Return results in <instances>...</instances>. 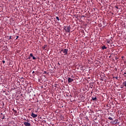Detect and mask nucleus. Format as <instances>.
<instances>
[{"label": "nucleus", "mask_w": 126, "mask_h": 126, "mask_svg": "<svg viewBox=\"0 0 126 126\" xmlns=\"http://www.w3.org/2000/svg\"><path fill=\"white\" fill-rule=\"evenodd\" d=\"M108 120H110V121H112V120H113V118H112V117H109Z\"/></svg>", "instance_id": "9"}, {"label": "nucleus", "mask_w": 126, "mask_h": 126, "mask_svg": "<svg viewBox=\"0 0 126 126\" xmlns=\"http://www.w3.org/2000/svg\"><path fill=\"white\" fill-rule=\"evenodd\" d=\"M28 59H29V60H30V57H29Z\"/></svg>", "instance_id": "22"}, {"label": "nucleus", "mask_w": 126, "mask_h": 126, "mask_svg": "<svg viewBox=\"0 0 126 126\" xmlns=\"http://www.w3.org/2000/svg\"><path fill=\"white\" fill-rule=\"evenodd\" d=\"M18 36H17V37L16 38V39H18Z\"/></svg>", "instance_id": "20"}, {"label": "nucleus", "mask_w": 126, "mask_h": 126, "mask_svg": "<svg viewBox=\"0 0 126 126\" xmlns=\"http://www.w3.org/2000/svg\"><path fill=\"white\" fill-rule=\"evenodd\" d=\"M32 60H36V58H35V57L32 56Z\"/></svg>", "instance_id": "13"}, {"label": "nucleus", "mask_w": 126, "mask_h": 126, "mask_svg": "<svg viewBox=\"0 0 126 126\" xmlns=\"http://www.w3.org/2000/svg\"><path fill=\"white\" fill-rule=\"evenodd\" d=\"M9 40H10L11 39V36H9Z\"/></svg>", "instance_id": "17"}, {"label": "nucleus", "mask_w": 126, "mask_h": 126, "mask_svg": "<svg viewBox=\"0 0 126 126\" xmlns=\"http://www.w3.org/2000/svg\"><path fill=\"white\" fill-rule=\"evenodd\" d=\"M126 72H124V73L123 74L124 76H125V77H126Z\"/></svg>", "instance_id": "10"}, {"label": "nucleus", "mask_w": 126, "mask_h": 126, "mask_svg": "<svg viewBox=\"0 0 126 126\" xmlns=\"http://www.w3.org/2000/svg\"><path fill=\"white\" fill-rule=\"evenodd\" d=\"M96 99H97V98H96V97L93 98V100H96Z\"/></svg>", "instance_id": "14"}, {"label": "nucleus", "mask_w": 126, "mask_h": 126, "mask_svg": "<svg viewBox=\"0 0 126 126\" xmlns=\"http://www.w3.org/2000/svg\"><path fill=\"white\" fill-rule=\"evenodd\" d=\"M101 49L102 50H106V49H107V47L105 46V45H103V46H102Z\"/></svg>", "instance_id": "6"}, {"label": "nucleus", "mask_w": 126, "mask_h": 126, "mask_svg": "<svg viewBox=\"0 0 126 126\" xmlns=\"http://www.w3.org/2000/svg\"><path fill=\"white\" fill-rule=\"evenodd\" d=\"M31 116L32 117V118H37V117H38V115L37 114H35L33 113H32Z\"/></svg>", "instance_id": "5"}, {"label": "nucleus", "mask_w": 126, "mask_h": 126, "mask_svg": "<svg viewBox=\"0 0 126 126\" xmlns=\"http://www.w3.org/2000/svg\"><path fill=\"white\" fill-rule=\"evenodd\" d=\"M46 47H47V45H44V46L43 47V49H46Z\"/></svg>", "instance_id": "15"}, {"label": "nucleus", "mask_w": 126, "mask_h": 126, "mask_svg": "<svg viewBox=\"0 0 126 126\" xmlns=\"http://www.w3.org/2000/svg\"><path fill=\"white\" fill-rule=\"evenodd\" d=\"M24 125L25 126H31V124L28 122H24Z\"/></svg>", "instance_id": "4"}, {"label": "nucleus", "mask_w": 126, "mask_h": 126, "mask_svg": "<svg viewBox=\"0 0 126 126\" xmlns=\"http://www.w3.org/2000/svg\"><path fill=\"white\" fill-rule=\"evenodd\" d=\"M32 73H35V71H32Z\"/></svg>", "instance_id": "21"}, {"label": "nucleus", "mask_w": 126, "mask_h": 126, "mask_svg": "<svg viewBox=\"0 0 126 126\" xmlns=\"http://www.w3.org/2000/svg\"><path fill=\"white\" fill-rule=\"evenodd\" d=\"M65 30L66 31V32H70V26H66L65 28Z\"/></svg>", "instance_id": "2"}, {"label": "nucleus", "mask_w": 126, "mask_h": 126, "mask_svg": "<svg viewBox=\"0 0 126 126\" xmlns=\"http://www.w3.org/2000/svg\"><path fill=\"white\" fill-rule=\"evenodd\" d=\"M56 19H57L58 21H60V19H59V17H56Z\"/></svg>", "instance_id": "11"}, {"label": "nucleus", "mask_w": 126, "mask_h": 126, "mask_svg": "<svg viewBox=\"0 0 126 126\" xmlns=\"http://www.w3.org/2000/svg\"><path fill=\"white\" fill-rule=\"evenodd\" d=\"M62 52H63V54H64V55H67V52H68V49H62L60 51V54L62 53Z\"/></svg>", "instance_id": "1"}, {"label": "nucleus", "mask_w": 126, "mask_h": 126, "mask_svg": "<svg viewBox=\"0 0 126 126\" xmlns=\"http://www.w3.org/2000/svg\"><path fill=\"white\" fill-rule=\"evenodd\" d=\"M12 111H13L14 113H15V115H16L17 111H16V110H14V109H13Z\"/></svg>", "instance_id": "7"}, {"label": "nucleus", "mask_w": 126, "mask_h": 126, "mask_svg": "<svg viewBox=\"0 0 126 126\" xmlns=\"http://www.w3.org/2000/svg\"><path fill=\"white\" fill-rule=\"evenodd\" d=\"M115 7H116V8H117V9H119V7H118V6H115Z\"/></svg>", "instance_id": "16"}, {"label": "nucleus", "mask_w": 126, "mask_h": 126, "mask_svg": "<svg viewBox=\"0 0 126 126\" xmlns=\"http://www.w3.org/2000/svg\"><path fill=\"white\" fill-rule=\"evenodd\" d=\"M2 63H5V61H2Z\"/></svg>", "instance_id": "19"}, {"label": "nucleus", "mask_w": 126, "mask_h": 126, "mask_svg": "<svg viewBox=\"0 0 126 126\" xmlns=\"http://www.w3.org/2000/svg\"><path fill=\"white\" fill-rule=\"evenodd\" d=\"M68 83H71L73 81V79L68 77L67 79Z\"/></svg>", "instance_id": "3"}, {"label": "nucleus", "mask_w": 126, "mask_h": 126, "mask_svg": "<svg viewBox=\"0 0 126 126\" xmlns=\"http://www.w3.org/2000/svg\"><path fill=\"white\" fill-rule=\"evenodd\" d=\"M123 84L125 86V87H126V82H123Z\"/></svg>", "instance_id": "8"}, {"label": "nucleus", "mask_w": 126, "mask_h": 126, "mask_svg": "<svg viewBox=\"0 0 126 126\" xmlns=\"http://www.w3.org/2000/svg\"><path fill=\"white\" fill-rule=\"evenodd\" d=\"M44 74H46V73H47V71H44Z\"/></svg>", "instance_id": "18"}, {"label": "nucleus", "mask_w": 126, "mask_h": 126, "mask_svg": "<svg viewBox=\"0 0 126 126\" xmlns=\"http://www.w3.org/2000/svg\"><path fill=\"white\" fill-rule=\"evenodd\" d=\"M30 57H33V54H32V53H31L30 54Z\"/></svg>", "instance_id": "12"}]
</instances>
